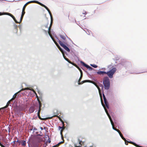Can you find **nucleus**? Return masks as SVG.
Listing matches in <instances>:
<instances>
[{"instance_id":"nucleus-1","label":"nucleus","mask_w":147,"mask_h":147,"mask_svg":"<svg viewBox=\"0 0 147 147\" xmlns=\"http://www.w3.org/2000/svg\"><path fill=\"white\" fill-rule=\"evenodd\" d=\"M103 84L105 89L108 90L109 89L110 87V81L109 78L105 77L103 80Z\"/></svg>"},{"instance_id":"nucleus-2","label":"nucleus","mask_w":147,"mask_h":147,"mask_svg":"<svg viewBox=\"0 0 147 147\" xmlns=\"http://www.w3.org/2000/svg\"><path fill=\"white\" fill-rule=\"evenodd\" d=\"M116 70V68L113 67L109 71L106 72V74H107L110 78H113V76Z\"/></svg>"},{"instance_id":"nucleus-3","label":"nucleus","mask_w":147,"mask_h":147,"mask_svg":"<svg viewBox=\"0 0 147 147\" xmlns=\"http://www.w3.org/2000/svg\"><path fill=\"white\" fill-rule=\"evenodd\" d=\"M43 135H41L40 134H38L37 135L36 138V140L38 142L36 144L35 146L36 147H38L39 145H40V143L42 141V138L40 137H39V136H42Z\"/></svg>"},{"instance_id":"nucleus-4","label":"nucleus","mask_w":147,"mask_h":147,"mask_svg":"<svg viewBox=\"0 0 147 147\" xmlns=\"http://www.w3.org/2000/svg\"><path fill=\"white\" fill-rule=\"evenodd\" d=\"M3 15H7L10 16H11V17L13 19V20H14V21L16 23H20V22H19L17 21V20H16L15 17L12 14H11L10 13H8V12H3V13H2L1 12H0V16Z\"/></svg>"},{"instance_id":"nucleus-5","label":"nucleus","mask_w":147,"mask_h":147,"mask_svg":"<svg viewBox=\"0 0 147 147\" xmlns=\"http://www.w3.org/2000/svg\"><path fill=\"white\" fill-rule=\"evenodd\" d=\"M59 42L60 46L63 47L65 50L67 52H69L70 51V50L69 48L68 47V46L64 44L61 41L59 40Z\"/></svg>"},{"instance_id":"nucleus-6","label":"nucleus","mask_w":147,"mask_h":147,"mask_svg":"<svg viewBox=\"0 0 147 147\" xmlns=\"http://www.w3.org/2000/svg\"><path fill=\"white\" fill-rule=\"evenodd\" d=\"M52 20H51V24H50V26L48 28V33L49 35V36H50V37L53 40V41L55 43V44H57V43L54 40L53 38V37H52V35H51V33H50V31H51V26L52 25Z\"/></svg>"},{"instance_id":"nucleus-7","label":"nucleus","mask_w":147,"mask_h":147,"mask_svg":"<svg viewBox=\"0 0 147 147\" xmlns=\"http://www.w3.org/2000/svg\"><path fill=\"white\" fill-rule=\"evenodd\" d=\"M80 63L82 64L84 66L87 68L89 70L91 71L93 70L94 71H95V69L88 65L85 63L84 62L81 61H80Z\"/></svg>"},{"instance_id":"nucleus-8","label":"nucleus","mask_w":147,"mask_h":147,"mask_svg":"<svg viewBox=\"0 0 147 147\" xmlns=\"http://www.w3.org/2000/svg\"><path fill=\"white\" fill-rule=\"evenodd\" d=\"M104 109L105 110V111L106 112L107 116H108L111 123V124L112 125V129L115 130V129L116 128H114L113 127V121L111 119V116L109 114V113L108 111H107V109H105V108L104 107Z\"/></svg>"},{"instance_id":"nucleus-9","label":"nucleus","mask_w":147,"mask_h":147,"mask_svg":"<svg viewBox=\"0 0 147 147\" xmlns=\"http://www.w3.org/2000/svg\"><path fill=\"white\" fill-rule=\"evenodd\" d=\"M82 76H83V73H81V75H80V78L79 79L78 81V84H79V85L81 84H82L84 83L87 82H90V83L91 82V81L90 80H84V81H82V83H80V82L81 80L82 77Z\"/></svg>"},{"instance_id":"nucleus-10","label":"nucleus","mask_w":147,"mask_h":147,"mask_svg":"<svg viewBox=\"0 0 147 147\" xmlns=\"http://www.w3.org/2000/svg\"><path fill=\"white\" fill-rule=\"evenodd\" d=\"M102 95H103V98L104 103H105V106H106V107L108 109L109 108V103L107 101V100L106 97L105 96V94L103 93Z\"/></svg>"},{"instance_id":"nucleus-11","label":"nucleus","mask_w":147,"mask_h":147,"mask_svg":"<svg viewBox=\"0 0 147 147\" xmlns=\"http://www.w3.org/2000/svg\"><path fill=\"white\" fill-rule=\"evenodd\" d=\"M37 3V4L40 5L39 3H40V2H38V1H35V0L30 1H29L28 2H27V3H26L23 6V7H24V8H25L26 6L28 4H29V3Z\"/></svg>"},{"instance_id":"nucleus-12","label":"nucleus","mask_w":147,"mask_h":147,"mask_svg":"<svg viewBox=\"0 0 147 147\" xmlns=\"http://www.w3.org/2000/svg\"><path fill=\"white\" fill-rule=\"evenodd\" d=\"M40 3L39 5H40L42 7H44L47 10L49 14H50V15L51 16V18H52L51 14V13L50 10L48 9V8L46 6H45L44 4H42V3Z\"/></svg>"},{"instance_id":"nucleus-13","label":"nucleus","mask_w":147,"mask_h":147,"mask_svg":"<svg viewBox=\"0 0 147 147\" xmlns=\"http://www.w3.org/2000/svg\"><path fill=\"white\" fill-rule=\"evenodd\" d=\"M40 3L39 5H40L42 7H44L47 10L49 14H50V15L51 16V18H52L51 14V13L50 10L48 9V8L46 6H45L44 4H42V3Z\"/></svg>"},{"instance_id":"nucleus-14","label":"nucleus","mask_w":147,"mask_h":147,"mask_svg":"<svg viewBox=\"0 0 147 147\" xmlns=\"http://www.w3.org/2000/svg\"><path fill=\"white\" fill-rule=\"evenodd\" d=\"M23 110L22 108L17 106H16L15 108V111L18 114L20 112L22 111Z\"/></svg>"},{"instance_id":"nucleus-15","label":"nucleus","mask_w":147,"mask_h":147,"mask_svg":"<svg viewBox=\"0 0 147 147\" xmlns=\"http://www.w3.org/2000/svg\"><path fill=\"white\" fill-rule=\"evenodd\" d=\"M25 8H24V7H23V9H22V14H21V17L20 19V22H19L20 23L22 21V20L23 18L24 17V16L25 13Z\"/></svg>"},{"instance_id":"nucleus-16","label":"nucleus","mask_w":147,"mask_h":147,"mask_svg":"<svg viewBox=\"0 0 147 147\" xmlns=\"http://www.w3.org/2000/svg\"><path fill=\"white\" fill-rule=\"evenodd\" d=\"M38 104H36L35 106L38 107V109H41V107L42 106V104L39 100L38 99Z\"/></svg>"},{"instance_id":"nucleus-17","label":"nucleus","mask_w":147,"mask_h":147,"mask_svg":"<svg viewBox=\"0 0 147 147\" xmlns=\"http://www.w3.org/2000/svg\"><path fill=\"white\" fill-rule=\"evenodd\" d=\"M59 36L60 37V38H61L64 40H65L66 39V37H67L69 40H71L70 39V38H69L66 35H65V36H64L60 34Z\"/></svg>"},{"instance_id":"nucleus-18","label":"nucleus","mask_w":147,"mask_h":147,"mask_svg":"<svg viewBox=\"0 0 147 147\" xmlns=\"http://www.w3.org/2000/svg\"><path fill=\"white\" fill-rule=\"evenodd\" d=\"M35 110L34 107L32 106H31L29 109V111L30 113H33Z\"/></svg>"},{"instance_id":"nucleus-19","label":"nucleus","mask_w":147,"mask_h":147,"mask_svg":"<svg viewBox=\"0 0 147 147\" xmlns=\"http://www.w3.org/2000/svg\"><path fill=\"white\" fill-rule=\"evenodd\" d=\"M97 74L100 75H104V74H106V71H98L96 72Z\"/></svg>"},{"instance_id":"nucleus-20","label":"nucleus","mask_w":147,"mask_h":147,"mask_svg":"<svg viewBox=\"0 0 147 147\" xmlns=\"http://www.w3.org/2000/svg\"><path fill=\"white\" fill-rule=\"evenodd\" d=\"M63 55L64 58L66 61H67L69 63L71 64H72V62H71V61H69L68 59H67V58L66 57H65V55L64 54H63Z\"/></svg>"},{"instance_id":"nucleus-21","label":"nucleus","mask_w":147,"mask_h":147,"mask_svg":"<svg viewBox=\"0 0 147 147\" xmlns=\"http://www.w3.org/2000/svg\"><path fill=\"white\" fill-rule=\"evenodd\" d=\"M94 85L97 87V88H98V92H99V94L100 95V98H101V90L100 89V88L96 84H94Z\"/></svg>"},{"instance_id":"nucleus-22","label":"nucleus","mask_w":147,"mask_h":147,"mask_svg":"<svg viewBox=\"0 0 147 147\" xmlns=\"http://www.w3.org/2000/svg\"><path fill=\"white\" fill-rule=\"evenodd\" d=\"M127 142H129V143L134 145L135 146H136L137 147H138V144H136V143H135L133 142H132L131 141H127Z\"/></svg>"},{"instance_id":"nucleus-23","label":"nucleus","mask_w":147,"mask_h":147,"mask_svg":"<svg viewBox=\"0 0 147 147\" xmlns=\"http://www.w3.org/2000/svg\"><path fill=\"white\" fill-rule=\"evenodd\" d=\"M20 91H21V90H20V91H19L18 92L15 93L13 95V97L11 99V100H12V99H13V98H16L17 97V94H18V93L20 92Z\"/></svg>"},{"instance_id":"nucleus-24","label":"nucleus","mask_w":147,"mask_h":147,"mask_svg":"<svg viewBox=\"0 0 147 147\" xmlns=\"http://www.w3.org/2000/svg\"><path fill=\"white\" fill-rule=\"evenodd\" d=\"M64 142L63 141H61L58 143L56 145H55L54 146H53L52 147H58L59 146L60 144H61L63 143Z\"/></svg>"},{"instance_id":"nucleus-25","label":"nucleus","mask_w":147,"mask_h":147,"mask_svg":"<svg viewBox=\"0 0 147 147\" xmlns=\"http://www.w3.org/2000/svg\"><path fill=\"white\" fill-rule=\"evenodd\" d=\"M58 46H57L58 49L59 50L61 51V52L62 53H63L65 51L62 48H61L58 45Z\"/></svg>"},{"instance_id":"nucleus-26","label":"nucleus","mask_w":147,"mask_h":147,"mask_svg":"<svg viewBox=\"0 0 147 147\" xmlns=\"http://www.w3.org/2000/svg\"><path fill=\"white\" fill-rule=\"evenodd\" d=\"M9 104H10V101H9L7 102L6 106L4 107L1 108V109H4L7 108L9 106Z\"/></svg>"},{"instance_id":"nucleus-27","label":"nucleus","mask_w":147,"mask_h":147,"mask_svg":"<svg viewBox=\"0 0 147 147\" xmlns=\"http://www.w3.org/2000/svg\"><path fill=\"white\" fill-rule=\"evenodd\" d=\"M118 133L120 135V137H121V138H122L123 140H126L125 139L123 136L122 134L121 133L120 131L118 132Z\"/></svg>"},{"instance_id":"nucleus-28","label":"nucleus","mask_w":147,"mask_h":147,"mask_svg":"<svg viewBox=\"0 0 147 147\" xmlns=\"http://www.w3.org/2000/svg\"><path fill=\"white\" fill-rule=\"evenodd\" d=\"M62 124L63 125V123L62 122ZM65 126H64V125H63V126H62V127H61L60 126H59V130H60V129H65Z\"/></svg>"},{"instance_id":"nucleus-29","label":"nucleus","mask_w":147,"mask_h":147,"mask_svg":"<svg viewBox=\"0 0 147 147\" xmlns=\"http://www.w3.org/2000/svg\"><path fill=\"white\" fill-rule=\"evenodd\" d=\"M22 146H25L26 145V141L23 140L22 141Z\"/></svg>"},{"instance_id":"nucleus-30","label":"nucleus","mask_w":147,"mask_h":147,"mask_svg":"<svg viewBox=\"0 0 147 147\" xmlns=\"http://www.w3.org/2000/svg\"><path fill=\"white\" fill-rule=\"evenodd\" d=\"M64 44H65V45H67V46H69V45L68 44V43L67 42V41L66 40H65L63 41L62 42Z\"/></svg>"},{"instance_id":"nucleus-31","label":"nucleus","mask_w":147,"mask_h":147,"mask_svg":"<svg viewBox=\"0 0 147 147\" xmlns=\"http://www.w3.org/2000/svg\"><path fill=\"white\" fill-rule=\"evenodd\" d=\"M90 65L94 68H96L98 67L97 65L94 64H90Z\"/></svg>"},{"instance_id":"nucleus-32","label":"nucleus","mask_w":147,"mask_h":147,"mask_svg":"<svg viewBox=\"0 0 147 147\" xmlns=\"http://www.w3.org/2000/svg\"><path fill=\"white\" fill-rule=\"evenodd\" d=\"M48 137H49V136H48ZM47 141L49 143H50L51 142V139L49 137H48V138Z\"/></svg>"},{"instance_id":"nucleus-33","label":"nucleus","mask_w":147,"mask_h":147,"mask_svg":"<svg viewBox=\"0 0 147 147\" xmlns=\"http://www.w3.org/2000/svg\"><path fill=\"white\" fill-rule=\"evenodd\" d=\"M41 110V109H38V112L37 113V115H40V113Z\"/></svg>"},{"instance_id":"nucleus-34","label":"nucleus","mask_w":147,"mask_h":147,"mask_svg":"<svg viewBox=\"0 0 147 147\" xmlns=\"http://www.w3.org/2000/svg\"><path fill=\"white\" fill-rule=\"evenodd\" d=\"M99 86L100 87H102V89H103V86L101 84L99 83Z\"/></svg>"},{"instance_id":"nucleus-35","label":"nucleus","mask_w":147,"mask_h":147,"mask_svg":"<svg viewBox=\"0 0 147 147\" xmlns=\"http://www.w3.org/2000/svg\"><path fill=\"white\" fill-rule=\"evenodd\" d=\"M37 116H38V118H39V119H40V120H43V119H44L41 118V117L40 116V115H37Z\"/></svg>"},{"instance_id":"nucleus-36","label":"nucleus","mask_w":147,"mask_h":147,"mask_svg":"<svg viewBox=\"0 0 147 147\" xmlns=\"http://www.w3.org/2000/svg\"><path fill=\"white\" fill-rule=\"evenodd\" d=\"M77 68L80 71L81 74V73H83L81 69L79 67H77Z\"/></svg>"},{"instance_id":"nucleus-37","label":"nucleus","mask_w":147,"mask_h":147,"mask_svg":"<svg viewBox=\"0 0 147 147\" xmlns=\"http://www.w3.org/2000/svg\"><path fill=\"white\" fill-rule=\"evenodd\" d=\"M14 27H15V29H17L18 28V25H17L15 24V26H14Z\"/></svg>"},{"instance_id":"nucleus-38","label":"nucleus","mask_w":147,"mask_h":147,"mask_svg":"<svg viewBox=\"0 0 147 147\" xmlns=\"http://www.w3.org/2000/svg\"><path fill=\"white\" fill-rule=\"evenodd\" d=\"M124 141L125 142V144L126 145H127L128 144V143L127 142V141L126 140H124Z\"/></svg>"},{"instance_id":"nucleus-39","label":"nucleus","mask_w":147,"mask_h":147,"mask_svg":"<svg viewBox=\"0 0 147 147\" xmlns=\"http://www.w3.org/2000/svg\"><path fill=\"white\" fill-rule=\"evenodd\" d=\"M81 142H82V141H79V144H80V145L81 146L82 145L81 144Z\"/></svg>"},{"instance_id":"nucleus-40","label":"nucleus","mask_w":147,"mask_h":147,"mask_svg":"<svg viewBox=\"0 0 147 147\" xmlns=\"http://www.w3.org/2000/svg\"><path fill=\"white\" fill-rule=\"evenodd\" d=\"M0 146L1 147H5L2 144H1V145H0Z\"/></svg>"},{"instance_id":"nucleus-41","label":"nucleus","mask_w":147,"mask_h":147,"mask_svg":"<svg viewBox=\"0 0 147 147\" xmlns=\"http://www.w3.org/2000/svg\"><path fill=\"white\" fill-rule=\"evenodd\" d=\"M115 130L117 131L118 133V132H119L120 131L118 130L116 128L115 129Z\"/></svg>"},{"instance_id":"nucleus-42","label":"nucleus","mask_w":147,"mask_h":147,"mask_svg":"<svg viewBox=\"0 0 147 147\" xmlns=\"http://www.w3.org/2000/svg\"><path fill=\"white\" fill-rule=\"evenodd\" d=\"M48 25H45L44 26L46 28H48Z\"/></svg>"},{"instance_id":"nucleus-43","label":"nucleus","mask_w":147,"mask_h":147,"mask_svg":"<svg viewBox=\"0 0 147 147\" xmlns=\"http://www.w3.org/2000/svg\"><path fill=\"white\" fill-rule=\"evenodd\" d=\"M82 14H84V15H86V11H85V12L82 13Z\"/></svg>"},{"instance_id":"nucleus-44","label":"nucleus","mask_w":147,"mask_h":147,"mask_svg":"<svg viewBox=\"0 0 147 147\" xmlns=\"http://www.w3.org/2000/svg\"><path fill=\"white\" fill-rule=\"evenodd\" d=\"M16 141V140L12 142L14 144H15Z\"/></svg>"},{"instance_id":"nucleus-45","label":"nucleus","mask_w":147,"mask_h":147,"mask_svg":"<svg viewBox=\"0 0 147 147\" xmlns=\"http://www.w3.org/2000/svg\"><path fill=\"white\" fill-rule=\"evenodd\" d=\"M37 130V129L35 127L33 129V130H34L33 131H34V130Z\"/></svg>"},{"instance_id":"nucleus-46","label":"nucleus","mask_w":147,"mask_h":147,"mask_svg":"<svg viewBox=\"0 0 147 147\" xmlns=\"http://www.w3.org/2000/svg\"><path fill=\"white\" fill-rule=\"evenodd\" d=\"M16 142H18L19 143H20V141H19V140H17V141H16Z\"/></svg>"},{"instance_id":"nucleus-47","label":"nucleus","mask_w":147,"mask_h":147,"mask_svg":"<svg viewBox=\"0 0 147 147\" xmlns=\"http://www.w3.org/2000/svg\"><path fill=\"white\" fill-rule=\"evenodd\" d=\"M26 89L27 90H30V89L29 88H26Z\"/></svg>"},{"instance_id":"nucleus-48","label":"nucleus","mask_w":147,"mask_h":147,"mask_svg":"<svg viewBox=\"0 0 147 147\" xmlns=\"http://www.w3.org/2000/svg\"><path fill=\"white\" fill-rule=\"evenodd\" d=\"M63 131V129H61V130H60V132L62 133Z\"/></svg>"},{"instance_id":"nucleus-49","label":"nucleus","mask_w":147,"mask_h":147,"mask_svg":"<svg viewBox=\"0 0 147 147\" xmlns=\"http://www.w3.org/2000/svg\"><path fill=\"white\" fill-rule=\"evenodd\" d=\"M40 129L41 130H42L43 129V128L42 127H40Z\"/></svg>"},{"instance_id":"nucleus-50","label":"nucleus","mask_w":147,"mask_h":147,"mask_svg":"<svg viewBox=\"0 0 147 147\" xmlns=\"http://www.w3.org/2000/svg\"><path fill=\"white\" fill-rule=\"evenodd\" d=\"M60 134L61 135V136L62 137V133H61V132H60Z\"/></svg>"},{"instance_id":"nucleus-51","label":"nucleus","mask_w":147,"mask_h":147,"mask_svg":"<svg viewBox=\"0 0 147 147\" xmlns=\"http://www.w3.org/2000/svg\"><path fill=\"white\" fill-rule=\"evenodd\" d=\"M56 37V38L58 40V41H59V38L57 37Z\"/></svg>"},{"instance_id":"nucleus-52","label":"nucleus","mask_w":147,"mask_h":147,"mask_svg":"<svg viewBox=\"0 0 147 147\" xmlns=\"http://www.w3.org/2000/svg\"><path fill=\"white\" fill-rule=\"evenodd\" d=\"M138 147H143L142 146H140L139 145H138Z\"/></svg>"},{"instance_id":"nucleus-53","label":"nucleus","mask_w":147,"mask_h":147,"mask_svg":"<svg viewBox=\"0 0 147 147\" xmlns=\"http://www.w3.org/2000/svg\"><path fill=\"white\" fill-rule=\"evenodd\" d=\"M44 31L47 34V31L45 30H44Z\"/></svg>"},{"instance_id":"nucleus-54","label":"nucleus","mask_w":147,"mask_h":147,"mask_svg":"<svg viewBox=\"0 0 147 147\" xmlns=\"http://www.w3.org/2000/svg\"><path fill=\"white\" fill-rule=\"evenodd\" d=\"M105 69V68H102L101 69H103V70H104Z\"/></svg>"},{"instance_id":"nucleus-55","label":"nucleus","mask_w":147,"mask_h":147,"mask_svg":"<svg viewBox=\"0 0 147 147\" xmlns=\"http://www.w3.org/2000/svg\"><path fill=\"white\" fill-rule=\"evenodd\" d=\"M18 27H20V25H18Z\"/></svg>"},{"instance_id":"nucleus-56","label":"nucleus","mask_w":147,"mask_h":147,"mask_svg":"<svg viewBox=\"0 0 147 147\" xmlns=\"http://www.w3.org/2000/svg\"><path fill=\"white\" fill-rule=\"evenodd\" d=\"M1 142H0V145H1Z\"/></svg>"},{"instance_id":"nucleus-57","label":"nucleus","mask_w":147,"mask_h":147,"mask_svg":"<svg viewBox=\"0 0 147 147\" xmlns=\"http://www.w3.org/2000/svg\"><path fill=\"white\" fill-rule=\"evenodd\" d=\"M141 73V72H139H139H138V74H139V73Z\"/></svg>"},{"instance_id":"nucleus-58","label":"nucleus","mask_w":147,"mask_h":147,"mask_svg":"<svg viewBox=\"0 0 147 147\" xmlns=\"http://www.w3.org/2000/svg\"><path fill=\"white\" fill-rule=\"evenodd\" d=\"M90 147H92V146H90Z\"/></svg>"},{"instance_id":"nucleus-59","label":"nucleus","mask_w":147,"mask_h":147,"mask_svg":"<svg viewBox=\"0 0 147 147\" xmlns=\"http://www.w3.org/2000/svg\"><path fill=\"white\" fill-rule=\"evenodd\" d=\"M28 146H29V144H28Z\"/></svg>"},{"instance_id":"nucleus-60","label":"nucleus","mask_w":147,"mask_h":147,"mask_svg":"<svg viewBox=\"0 0 147 147\" xmlns=\"http://www.w3.org/2000/svg\"><path fill=\"white\" fill-rule=\"evenodd\" d=\"M44 129H45V127H44Z\"/></svg>"}]
</instances>
